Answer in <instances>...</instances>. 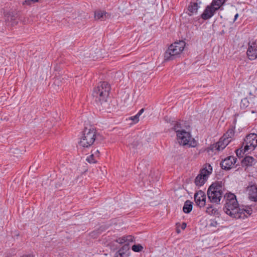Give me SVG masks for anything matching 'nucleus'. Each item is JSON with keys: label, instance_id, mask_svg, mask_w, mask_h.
<instances>
[{"label": "nucleus", "instance_id": "1", "mask_svg": "<svg viewBox=\"0 0 257 257\" xmlns=\"http://www.w3.org/2000/svg\"><path fill=\"white\" fill-rule=\"evenodd\" d=\"M225 203L223 207L224 212L230 216L235 218V217H241L238 215L237 212L239 210V204L237 201L236 196L232 193L226 194L224 195Z\"/></svg>", "mask_w": 257, "mask_h": 257}, {"label": "nucleus", "instance_id": "2", "mask_svg": "<svg viewBox=\"0 0 257 257\" xmlns=\"http://www.w3.org/2000/svg\"><path fill=\"white\" fill-rule=\"evenodd\" d=\"M110 86L106 82H100L96 87L94 88L92 95L95 101L102 105L106 102L109 96Z\"/></svg>", "mask_w": 257, "mask_h": 257}, {"label": "nucleus", "instance_id": "3", "mask_svg": "<svg viewBox=\"0 0 257 257\" xmlns=\"http://www.w3.org/2000/svg\"><path fill=\"white\" fill-rule=\"evenodd\" d=\"M96 139V130L93 126L90 125L84 128L79 144L82 147L89 148L94 144Z\"/></svg>", "mask_w": 257, "mask_h": 257}, {"label": "nucleus", "instance_id": "4", "mask_svg": "<svg viewBox=\"0 0 257 257\" xmlns=\"http://www.w3.org/2000/svg\"><path fill=\"white\" fill-rule=\"evenodd\" d=\"M185 46V42L183 41H180L171 44L165 53V60L169 61L176 58L183 52Z\"/></svg>", "mask_w": 257, "mask_h": 257}, {"label": "nucleus", "instance_id": "5", "mask_svg": "<svg viewBox=\"0 0 257 257\" xmlns=\"http://www.w3.org/2000/svg\"><path fill=\"white\" fill-rule=\"evenodd\" d=\"M212 168L209 164H206L203 169H202L200 173L197 176L195 179V183L196 186H202L208 177V176L211 174Z\"/></svg>", "mask_w": 257, "mask_h": 257}, {"label": "nucleus", "instance_id": "6", "mask_svg": "<svg viewBox=\"0 0 257 257\" xmlns=\"http://www.w3.org/2000/svg\"><path fill=\"white\" fill-rule=\"evenodd\" d=\"M243 145H244V152L253 150L257 146V135L255 134L248 135L244 139Z\"/></svg>", "mask_w": 257, "mask_h": 257}, {"label": "nucleus", "instance_id": "7", "mask_svg": "<svg viewBox=\"0 0 257 257\" xmlns=\"http://www.w3.org/2000/svg\"><path fill=\"white\" fill-rule=\"evenodd\" d=\"M248 99L250 101V107L255 109L252 110L251 112H257V88L256 87L253 86L250 88Z\"/></svg>", "mask_w": 257, "mask_h": 257}, {"label": "nucleus", "instance_id": "8", "mask_svg": "<svg viewBox=\"0 0 257 257\" xmlns=\"http://www.w3.org/2000/svg\"><path fill=\"white\" fill-rule=\"evenodd\" d=\"M248 49L246 51V55L248 58L250 60H254L257 59V44L256 42H250L248 43Z\"/></svg>", "mask_w": 257, "mask_h": 257}, {"label": "nucleus", "instance_id": "9", "mask_svg": "<svg viewBox=\"0 0 257 257\" xmlns=\"http://www.w3.org/2000/svg\"><path fill=\"white\" fill-rule=\"evenodd\" d=\"M178 143L183 146L189 144L191 137L190 134L185 130H182L181 133L177 134Z\"/></svg>", "mask_w": 257, "mask_h": 257}, {"label": "nucleus", "instance_id": "10", "mask_svg": "<svg viewBox=\"0 0 257 257\" xmlns=\"http://www.w3.org/2000/svg\"><path fill=\"white\" fill-rule=\"evenodd\" d=\"M237 160L233 156H229L220 163V166L224 170L230 169L235 164Z\"/></svg>", "mask_w": 257, "mask_h": 257}, {"label": "nucleus", "instance_id": "11", "mask_svg": "<svg viewBox=\"0 0 257 257\" xmlns=\"http://www.w3.org/2000/svg\"><path fill=\"white\" fill-rule=\"evenodd\" d=\"M194 200L199 207H204L206 203V195L202 191H199L194 195Z\"/></svg>", "mask_w": 257, "mask_h": 257}, {"label": "nucleus", "instance_id": "12", "mask_svg": "<svg viewBox=\"0 0 257 257\" xmlns=\"http://www.w3.org/2000/svg\"><path fill=\"white\" fill-rule=\"evenodd\" d=\"M248 198L250 200L257 202V185L256 184L249 185L246 188Z\"/></svg>", "mask_w": 257, "mask_h": 257}, {"label": "nucleus", "instance_id": "13", "mask_svg": "<svg viewBox=\"0 0 257 257\" xmlns=\"http://www.w3.org/2000/svg\"><path fill=\"white\" fill-rule=\"evenodd\" d=\"M217 10V8H215V7L212 6H208L206 7L203 14L201 17L203 20H208L210 19Z\"/></svg>", "mask_w": 257, "mask_h": 257}, {"label": "nucleus", "instance_id": "14", "mask_svg": "<svg viewBox=\"0 0 257 257\" xmlns=\"http://www.w3.org/2000/svg\"><path fill=\"white\" fill-rule=\"evenodd\" d=\"M209 199L211 202L218 203L220 202L222 196V193L220 192L215 193L211 192L207 193Z\"/></svg>", "mask_w": 257, "mask_h": 257}, {"label": "nucleus", "instance_id": "15", "mask_svg": "<svg viewBox=\"0 0 257 257\" xmlns=\"http://www.w3.org/2000/svg\"><path fill=\"white\" fill-rule=\"evenodd\" d=\"M252 212V210L251 208L249 207L248 206L245 207V208H241L239 207V210H238L237 213L238 215H240V213H241V217H235L236 219H244L247 217L246 214L250 215L251 214Z\"/></svg>", "mask_w": 257, "mask_h": 257}, {"label": "nucleus", "instance_id": "16", "mask_svg": "<svg viewBox=\"0 0 257 257\" xmlns=\"http://www.w3.org/2000/svg\"><path fill=\"white\" fill-rule=\"evenodd\" d=\"M222 187L221 185V182L220 183L216 182V183H213L212 184H211L210 186V187H209V188L207 190V193H210L211 192H215V193L220 192V193H222Z\"/></svg>", "mask_w": 257, "mask_h": 257}, {"label": "nucleus", "instance_id": "17", "mask_svg": "<svg viewBox=\"0 0 257 257\" xmlns=\"http://www.w3.org/2000/svg\"><path fill=\"white\" fill-rule=\"evenodd\" d=\"M115 241L119 244L124 243L125 244V243H130V242L134 241V237L132 235L124 236L116 239Z\"/></svg>", "mask_w": 257, "mask_h": 257}, {"label": "nucleus", "instance_id": "18", "mask_svg": "<svg viewBox=\"0 0 257 257\" xmlns=\"http://www.w3.org/2000/svg\"><path fill=\"white\" fill-rule=\"evenodd\" d=\"M231 140L227 139V138H224V137H221L218 143H219V146L221 150H222L230 142ZM219 148V146H218Z\"/></svg>", "mask_w": 257, "mask_h": 257}, {"label": "nucleus", "instance_id": "19", "mask_svg": "<svg viewBox=\"0 0 257 257\" xmlns=\"http://www.w3.org/2000/svg\"><path fill=\"white\" fill-rule=\"evenodd\" d=\"M254 161V159L250 156L245 157L241 161L242 165L251 166Z\"/></svg>", "mask_w": 257, "mask_h": 257}, {"label": "nucleus", "instance_id": "20", "mask_svg": "<svg viewBox=\"0 0 257 257\" xmlns=\"http://www.w3.org/2000/svg\"><path fill=\"white\" fill-rule=\"evenodd\" d=\"M192 209V202L190 200H187L185 202L183 210L185 213H190Z\"/></svg>", "mask_w": 257, "mask_h": 257}, {"label": "nucleus", "instance_id": "21", "mask_svg": "<svg viewBox=\"0 0 257 257\" xmlns=\"http://www.w3.org/2000/svg\"><path fill=\"white\" fill-rule=\"evenodd\" d=\"M198 9V5L197 3H194L193 4H191L188 6V11L189 12V15L190 16L194 14H195L197 13V10Z\"/></svg>", "mask_w": 257, "mask_h": 257}, {"label": "nucleus", "instance_id": "22", "mask_svg": "<svg viewBox=\"0 0 257 257\" xmlns=\"http://www.w3.org/2000/svg\"><path fill=\"white\" fill-rule=\"evenodd\" d=\"M145 109L142 108L138 113L135 116H131L128 118L129 120H131L133 121L134 123H137L139 121V117L144 112Z\"/></svg>", "mask_w": 257, "mask_h": 257}, {"label": "nucleus", "instance_id": "23", "mask_svg": "<svg viewBox=\"0 0 257 257\" xmlns=\"http://www.w3.org/2000/svg\"><path fill=\"white\" fill-rule=\"evenodd\" d=\"M7 21L11 23V25L12 26H14L18 23V20L17 17L10 15L8 16Z\"/></svg>", "mask_w": 257, "mask_h": 257}, {"label": "nucleus", "instance_id": "24", "mask_svg": "<svg viewBox=\"0 0 257 257\" xmlns=\"http://www.w3.org/2000/svg\"><path fill=\"white\" fill-rule=\"evenodd\" d=\"M224 3V0H213L211 6L215 7V8H217L218 10Z\"/></svg>", "mask_w": 257, "mask_h": 257}, {"label": "nucleus", "instance_id": "25", "mask_svg": "<svg viewBox=\"0 0 257 257\" xmlns=\"http://www.w3.org/2000/svg\"><path fill=\"white\" fill-rule=\"evenodd\" d=\"M106 14L107 13L105 12L99 11L95 13L94 17L97 20L103 19L104 17H105Z\"/></svg>", "mask_w": 257, "mask_h": 257}, {"label": "nucleus", "instance_id": "26", "mask_svg": "<svg viewBox=\"0 0 257 257\" xmlns=\"http://www.w3.org/2000/svg\"><path fill=\"white\" fill-rule=\"evenodd\" d=\"M234 128L229 129L226 133L223 136L224 138H227V139L231 140V138L234 136Z\"/></svg>", "mask_w": 257, "mask_h": 257}, {"label": "nucleus", "instance_id": "27", "mask_svg": "<svg viewBox=\"0 0 257 257\" xmlns=\"http://www.w3.org/2000/svg\"><path fill=\"white\" fill-rule=\"evenodd\" d=\"M206 212L209 215H218V212L216 209L213 208L211 206H208L206 208Z\"/></svg>", "mask_w": 257, "mask_h": 257}, {"label": "nucleus", "instance_id": "28", "mask_svg": "<svg viewBox=\"0 0 257 257\" xmlns=\"http://www.w3.org/2000/svg\"><path fill=\"white\" fill-rule=\"evenodd\" d=\"M173 129L176 132L177 134L181 133L182 130H184L182 129L181 124L179 122H176L174 127H173Z\"/></svg>", "mask_w": 257, "mask_h": 257}, {"label": "nucleus", "instance_id": "29", "mask_svg": "<svg viewBox=\"0 0 257 257\" xmlns=\"http://www.w3.org/2000/svg\"><path fill=\"white\" fill-rule=\"evenodd\" d=\"M249 100L247 98H245L241 100L240 106L242 108H245L247 107L249 105H250Z\"/></svg>", "mask_w": 257, "mask_h": 257}, {"label": "nucleus", "instance_id": "30", "mask_svg": "<svg viewBox=\"0 0 257 257\" xmlns=\"http://www.w3.org/2000/svg\"><path fill=\"white\" fill-rule=\"evenodd\" d=\"M218 146L220 147L219 143H218V142L215 144H213L210 145L209 149L210 150H211L212 151H221L220 148V147L218 148Z\"/></svg>", "mask_w": 257, "mask_h": 257}, {"label": "nucleus", "instance_id": "31", "mask_svg": "<svg viewBox=\"0 0 257 257\" xmlns=\"http://www.w3.org/2000/svg\"><path fill=\"white\" fill-rule=\"evenodd\" d=\"M143 249V247L140 244H135L132 246V250L135 252H140Z\"/></svg>", "mask_w": 257, "mask_h": 257}, {"label": "nucleus", "instance_id": "32", "mask_svg": "<svg viewBox=\"0 0 257 257\" xmlns=\"http://www.w3.org/2000/svg\"><path fill=\"white\" fill-rule=\"evenodd\" d=\"M95 156L94 154L92 153L91 155L87 158V161L90 163H95L96 162V160L95 159Z\"/></svg>", "mask_w": 257, "mask_h": 257}, {"label": "nucleus", "instance_id": "33", "mask_svg": "<svg viewBox=\"0 0 257 257\" xmlns=\"http://www.w3.org/2000/svg\"><path fill=\"white\" fill-rule=\"evenodd\" d=\"M91 153L94 154L95 157H98L99 155V151L98 150L93 149L91 151Z\"/></svg>", "mask_w": 257, "mask_h": 257}, {"label": "nucleus", "instance_id": "34", "mask_svg": "<svg viewBox=\"0 0 257 257\" xmlns=\"http://www.w3.org/2000/svg\"><path fill=\"white\" fill-rule=\"evenodd\" d=\"M33 3L31 0H26L23 2V5H31Z\"/></svg>", "mask_w": 257, "mask_h": 257}, {"label": "nucleus", "instance_id": "35", "mask_svg": "<svg viewBox=\"0 0 257 257\" xmlns=\"http://www.w3.org/2000/svg\"><path fill=\"white\" fill-rule=\"evenodd\" d=\"M63 186L62 183L58 182L56 184L55 187L56 188L60 189Z\"/></svg>", "mask_w": 257, "mask_h": 257}, {"label": "nucleus", "instance_id": "36", "mask_svg": "<svg viewBox=\"0 0 257 257\" xmlns=\"http://www.w3.org/2000/svg\"><path fill=\"white\" fill-rule=\"evenodd\" d=\"M186 226H187V225H186V223H185V222L182 223V224L181 225L182 229H184L186 227Z\"/></svg>", "mask_w": 257, "mask_h": 257}, {"label": "nucleus", "instance_id": "37", "mask_svg": "<svg viewBox=\"0 0 257 257\" xmlns=\"http://www.w3.org/2000/svg\"><path fill=\"white\" fill-rule=\"evenodd\" d=\"M217 224V223L216 221H213L212 222H211L210 223V225L213 226H216Z\"/></svg>", "mask_w": 257, "mask_h": 257}, {"label": "nucleus", "instance_id": "38", "mask_svg": "<svg viewBox=\"0 0 257 257\" xmlns=\"http://www.w3.org/2000/svg\"><path fill=\"white\" fill-rule=\"evenodd\" d=\"M240 152V155H241V153L242 152V150H237L236 151V154L237 156H238V152Z\"/></svg>", "mask_w": 257, "mask_h": 257}, {"label": "nucleus", "instance_id": "39", "mask_svg": "<svg viewBox=\"0 0 257 257\" xmlns=\"http://www.w3.org/2000/svg\"><path fill=\"white\" fill-rule=\"evenodd\" d=\"M33 2V3H35L36 2H38L39 0H31Z\"/></svg>", "mask_w": 257, "mask_h": 257}, {"label": "nucleus", "instance_id": "40", "mask_svg": "<svg viewBox=\"0 0 257 257\" xmlns=\"http://www.w3.org/2000/svg\"><path fill=\"white\" fill-rule=\"evenodd\" d=\"M238 17V14H236L235 16H234V21L236 20V19L237 18V17Z\"/></svg>", "mask_w": 257, "mask_h": 257}, {"label": "nucleus", "instance_id": "41", "mask_svg": "<svg viewBox=\"0 0 257 257\" xmlns=\"http://www.w3.org/2000/svg\"><path fill=\"white\" fill-rule=\"evenodd\" d=\"M131 146H132V147H133V148H135V146H136V144H134H134H131Z\"/></svg>", "mask_w": 257, "mask_h": 257}, {"label": "nucleus", "instance_id": "42", "mask_svg": "<svg viewBox=\"0 0 257 257\" xmlns=\"http://www.w3.org/2000/svg\"><path fill=\"white\" fill-rule=\"evenodd\" d=\"M225 0H224V2H225Z\"/></svg>", "mask_w": 257, "mask_h": 257}]
</instances>
